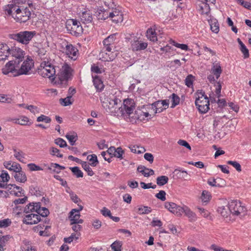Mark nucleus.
I'll return each mask as SVG.
<instances>
[{"label":"nucleus","mask_w":251,"mask_h":251,"mask_svg":"<svg viewBox=\"0 0 251 251\" xmlns=\"http://www.w3.org/2000/svg\"><path fill=\"white\" fill-rule=\"evenodd\" d=\"M7 16H11L17 22L25 23L31 16V12L27 8H21L19 5L8 4L3 7Z\"/></svg>","instance_id":"obj_1"},{"label":"nucleus","mask_w":251,"mask_h":251,"mask_svg":"<svg viewBox=\"0 0 251 251\" xmlns=\"http://www.w3.org/2000/svg\"><path fill=\"white\" fill-rule=\"evenodd\" d=\"M54 84L58 88H65L68 85V81L73 76V69L68 64L65 63L61 68L57 67Z\"/></svg>","instance_id":"obj_2"},{"label":"nucleus","mask_w":251,"mask_h":251,"mask_svg":"<svg viewBox=\"0 0 251 251\" xmlns=\"http://www.w3.org/2000/svg\"><path fill=\"white\" fill-rule=\"evenodd\" d=\"M57 68L51 64L49 61H43L41 63L40 68L38 69V73L43 77L50 78L52 82H54Z\"/></svg>","instance_id":"obj_3"},{"label":"nucleus","mask_w":251,"mask_h":251,"mask_svg":"<svg viewBox=\"0 0 251 251\" xmlns=\"http://www.w3.org/2000/svg\"><path fill=\"white\" fill-rule=\"evenodd\" d=\"M121 105V100L113 95L102 102V106L105 110L114 115H119V111L122 110L120 108Z\"/></svg>","instance_id":"obj_4"},{"label":"nucleus","mask_w":251,"mask_h":251,"mask_svg":"<svg viewBox=\"0 0 251 251\" xmlns=\"http://www.w3.org/2000/svg\"><path fill=\"white\" fill-rule=\"evenodd\" d=\"M36 32L35 31L25 30L10 34L8 36L10 39L26 46L36 35Z\"/></svg>","instance_id":"obj_5"},{"label":"nucleus","mask_w":251,"mask_h":251,"mask_svg":"<svg viewBox=\"0 0 251 251\" xmlns=\"http://www.w3.org/2000/svg\"><path fill=\"white\" fill-rule=\"evenodd\" d=\"M196 95V106L200 113H206L209 109V102L207 97L202 91H197Z\"/></svg>","instance_id":"obj_6"},{"label":"nucleus","mask_w":251,"mask_h":251,"mask_svg":"<svg viewBox=\"0 0 251 251\" xmlns=\"http://www.w3.org/2000/svg\"><path fill=\"white\" fill-rule=\"evenodd\" d=\"M228 209L233 215L238 216L241 214H244L246 208L241 205L240 201L237 200H232L228 203Z\"/></svg>","instance_id":"obj_7"},{"label":"nucleus","mask_w":251,"mask_h":251,"mask_svg":"<svg viewBox=\"0 0 251 251\" xmlns=\"http://www.w3.org/2000/svg\"><path fill=\"white\" fill-rule=\"evenodd\" d=\"M33 66L34 62L32 59L27 57L21 65H20V63L19 64L18 72L17 75H28Z\"/></svg>","instance_id":"obj_8"},{"label":"nucleus","mask_w":251,"mask_h":251,"mask_svg":"<svg viewBox=\"0 0 251 251\" xmlns=\"http://www.w3.org/2000/svg\"><path fill=\"white\" fill-rule=\"evenodd\" d=\"M19 61L16 60H11L6 64L5 66L2 68V71L3 74L8 75L11 73L13 76H18V67Z\"/></svg>","instance_id":"obj_9"},{"label":"nucleus","mask_w":251,"mask_h":251,"mask_svg":"<svg viewBox=\"0 0 251 251\" xmlns=\"http://www.w3.org/2000/svg\"><path fill=\"white\" fill-rule=\"evenodd\" d=\"M79 209H73L69 213V218L70 221V224H82L83 220L80 218V211L83 209V207L79 204H78Z\"/></svg>","instance_id":"obj_10"},{"label":"nucleus","mask_w":251,"mask_h":251,"mask_svg":"<svg viewBox=\"0 0 251 251\" xmlns=\"http://www.w3.org/2000/svg\"><path fill=\"white\" fill-rule=\"evenodd\" d=\"M131 48L134 51H138L145 50L148 47V43L140 39V38L134 37L131 42Z\"/></svg>","instance_id":"obj_11"},{"label":"nucleus","mask_w":251,"mask_h":251,"mask_svg":"<svg viewBox=\"0 0 251 251\" xmlns=\"http://www.w3.org/2000/svg\"><path fill=\"white\" fill-rule=\"evenodd\" d=\"M42 221L45 223H48L49 222V220H47V218H45L43 221L41 219L39 215L31 213L25 217L23 222L27 225H34Z\"/></svg>","instance_id":"obj_12"},{"label":"nucleus","mask_w":251,"mask_h":251,"mask_svg":"<svg viewBox=\"0 0 251 251\" xmlns=\"http://www.w3.org/2000/svg\"><path fill=\"white\" fill-rule=\"evenodd\" d=\"M133 102L131 100H125L123 102V107L121 104L120 106V109L122 110L119 111V114H121L122 115H130L133 113L134 109V106H133Z\"/></svg>","instance_id":"obj_13"},{"label":"nucleus","mask_w":251,"mask_h":251,"mask_svg":"<svg viewBox=\"0 0 251 251\" xmlns=\"http://www.w3.org/2000/svg\"><path fill=\"white\" fill-rule=\"evenodd\" d=\"M62 48L64 52L69 57L74 60L75 59L74 57L76 55L77 50L75 48L72 44L64 41L62 43Z\"/></svg>","instance_id":"obj_14"},{"label":"nucleus","mask_w":251,"mask_h":251,"mask_svg":"<svg viewBox=\"0 0 251 251\" xmlns=\"http://www.w3.org/2000/svg\"><path fill=\"white\" fill-rule=\"evenodd\" d=\"M108 15V18L116 24L121 23L123 21L122 12L116 8L110 9Z\"/></svg>","instance_id":"obj_15"},{"label":"nucleus","mask_w":251,"mask_h":251,"mask_svg":"<svg viewBox=\"0 0 251 251\" xmlns=\"http://www.w3.org/2000/svg\"><path fill=\"white\" fill-rule=\"evenodd\" d=\"M110 11V8L108 9H104L101 7H98L95 9L94 15L97 17L98 20L104 21L108 19V15Z\"/></svg>","instance_id":"obj_16"},{"label":"nucleus","mask_w":251,"mask_h":251,"mask_svg":"<svg viewBox=\"0 0 251 251\" xmlns=\"http://www.w3.org/2000/svg\"><path fill=\"white\" fill-rule=\"evenodd\" d=\"M10 54L15 58V60L20 63L23 60L25 52L20 48L14 47L10 49Z\"/></svg>","instance_id":"obj_17"},{"label":"nucleus","mask_w":251,"mask_h":251,"mask_svg":"<svg viewBox=\"0 0 251 251\" xmlns=\"http://www.w3.org/2000/svg\"><path fill=\"white\" fill-rule=\"evenodd\" d=\"M116 35L117 34H111L103 41L104 50L114 49Z\"/></svg>","instance_id":"obj_18"},{"label":"nucleus","mask_w":251,"mask_h":251,"mask_svg":"<svg viewBox=\"0 0 251 251\" xmlns=\"http://www.w3.org/2000/svg\"><path fill=\"white\" fill-rule=\"evenodd\" d=\"M79 18L83 24L90 23L93 21L92 13L88 8L84 9V11L79 13Z\"/></svg>","instance_id":"obj_19"},{"label":"nucleus","mask_w":251,"mask_h":251,"mask_svg":"<svg viewBox=\"0 0 251 251\" xmlns=\"http://www.w3.org/2000/svg\"><path fill=\"white\" fill-rule=\"evenodd\" d=\"M72 23L71 30V33L75 35H78L83 32V28L80 22L76 20L72 19L70 21Z\"/></svg>","instance_id":"obj_20"},{"label":"nucleus","mask_w":251,"mask_h":251,"mask_svg":"<svg viewBox=\"0 0 251 251\" xmlns=\"http://www.w3.org/2000/svg\"><path fill=\"white\" fill-rule=\"evenodd\" d=\"M9 55V47L6 44L0 43V62L7 59Z\"/></svg>","instance_id":"obj_21"},{"label":"nucleus","mask_w":251,"mask_h":251,"mask_svg":"<svg viewBox=\"0 0 251 251\" xmlns=\"http://www.w3.org/2000/svg\"><path fill=\"white\" fill-rule=\"evenodd\" d=\"M117 56V53H110V54L107 55L106 50H104V47L99 53L100 59L103 61H111L115 59Z\"/></svg>","instance_id":"obj_22"},{"label":"nucleus","mask_w":251,"mask_h":251,"mask_svg":"<svg viewBox=\"0 0 251 251\" xmlns=\"http://www.w3.org/2000/svg\"><path fill=\"white\" fill-rule=\"evenodd\" d=\"M4 166L10 171H13L14 172H19L22 170L21 165L16 162L11 161H5L3 163Z\"/></svg>","instance_id":"obj_23"},{"label":"nucleus","mask_w":251,"mask_h":251,"mask_svg":"<svg viewBox=\"0 0 251 251\" xmlns=\"http://www.w3.org/2000/svg\"><path fill=\"white\" fill-rule=\"evenodd\" d=\"M160 50L162 51L161 54H164V57L170 58L175 55V50L169 45H166L160 48Z\"/></svg>","instance_id":"obj_24"},{"label":"nucleus","mask_w":251,"mask_h":251,"mask_svg":"<svg viewBox=\"0 0 251 251\" xmlns=\"http://www.w3.org/2000/svg\"><path fill=\"white\" fill-rule=\"evenodd\" d=\"M210 72L214 75L216 78L218 79L222 72L221 66L219 63H214L211 69Z\"/></svg>","instance_id":"obj_25"},{"label":"nucleus","mask_w":251,"mask_h":251,"mask_svg":"<svg viewBox=\"0 0 251 251\" xmlns=\"http://www.w3.org/2000/svg\"><path fill=\"white\" fill-rule=\"evenodd\" d=\"M137 171L141 173L145 177H149L154 174V172L153 170L147 168L144 166H138Z\"/></svg>","instance_id":"obj_26"},{"label":"nucleus","mask_w":251,"mask_h":251,"mask_svg":"<svg viewBox=\"0 0 251 251\" xmlns=\"http://www.w3.org/2000/svg\"><path fill=\"white\" fill-rule=\"evenodd\" d=\"M207 183L213 187H220L225 185V181L221 178L212 179H208Z\"/></svg>","instance_id":"obj_27"},{"label":"nucleus","mask_w":251,"mask_h":251,"mask_svg":"<svg viewBox=\"0 0 251 251\" xmlns=\"http://www.w3.org/2000/svg\"><path fill=\"white\" fill-rule=\"evenodd\" d=\"M198 8L200 13L202 15L205 14L207 15L210 13V9L208 4L199 3L198 4Z\"/></svg>","instance_id":"obj_28"},{"label":"nucleus","mask_w":251,"mask_h":251,"mask_svg":"<svg viewBox=\"0 0 251 251\" xmlns=\"http://www.w3.org/2000/svg\"><path fill=\"white\" fill-rule=\"evenodd\" d=\"M14 176L16 181L21 183H25L27 180L25 173L22 170L19 172H16Z\"/></svg>","instance_id":"obj_29"},{"label":"nucleus","mask_w":251,"mask_h":251,"mask_svg":"<svg viewBox=\"0 0 251 251\" xmlns=\"http://www.w3.org/2000/svg\"><path fill=\"white\" fill-rule=\"evenodd\" d=\"M14 156L19 161L25 163V153L21 150H17L16 149H13Z\"/></svg>","instance_id":"obj_30"},{"label":"nucleus","mask_w":251,"mask_h":251,"mask_svg":"<svg viewBox=\"0 0 251 251\" xmlns=\"http://www.w3.org/2000/svg\"><path fill=\"white\" fill-rule=\"evenodd\" d=\"M146 36L147 38L151 41L156 42L157 40L156 33L155 29L153 28H149L147 31Z\"/></svg>","instance_id":"obj_31"},{"label":"nucleus","mask_w":251,"mask_h":251,"mask_svg":"<svg viewBox=\"0 0 251 251\" xmlns=\"http://www.w3.org/2000/svg\"><path fill=\"white\" fill-rule=\"evenodd\" d=\"M92 76L93 79L94 85L96 88L100 90L102 89L103 88V85L102 81L99 78V77L97 75H92Z\"/></svg>","instance_id":"obj_32"},{"label":"nucleus","mask_w":251,"mask_h":251,"mask_svg":"<svg viewBox=\"0 0 251 251\" xmlns=\"http://www.w3.org/2000/svg\"><path fill=\"white\" fill-rule=\"evenodd\" d=\"M184 214L185 216L188 218L189 221L191 222L196 221L197 219L196 214L192 210H191V209L188 206L185 209Z\"/></svg>","instance_id":"obj_33"},{"label":"nucleus","mask_w":251,"mask_h":251,"mask_svg":"<svg viewBox=\"0 0 251 251\" xmlns=\"http://www.w3.org/2000/svg\"><path fill=\"white\" fill-rule=\"evenodd\" d=\"M217 211L223 217L226 218L231 213L230 209H228V206L219 207Z\"/></svg>","instance_id":"obj_34"},{"label":"nucleus","mask_w":251,"mask_h":251,"mask_svg":"<svg viewBox=\"0 0 251 251\" xmlns=\"http://www.w3.org/2000/svg\"><path fill=\"white\" fill-rule=\"evenodd\" d=\"M161 104H162L161 103L160 100H158L152 103V108L155 111V113H160L164 110L166 109L165 108H164L163 106H162Z\"/></svg>","instance_id":"obj_35"},{"label":"nucleus","mask_w":251,"mask_h":251,"mask_svg":"<svg viewBox=\"0 0 251 251\" xmlns=\"http://www.w3.org/2000/svg\"><path fill=\"white\" fill-rule=\"evenodd\" d=\"M151 212V208L147 206L141 205L137 209V212L139 215L148 214Z\"/></svg>","instance_id":"obj_36"},{"label":"nucleus","mask_w":251,"mask_h":251,"mask_svg":"<svg viewBox=\"0 0 251 251\" xmlns=\"http://www.w3.org/2000/svg\"><path fill=\"white\" fill-rule=\"evenodd\" d=\"M66 138L68 140L70 144L74 145L77 139V134L75 132L70 133L66 135Z\"/></svg>","instance_id":"obj_37"},{"label":"nucleus","mask_w":251,"mask_h":251,"mask_svg":"<svg viewBox=\"0 0 251 251\" xmlns=\"http://www.w3.org/2000/svg\"><path fill=\"white\" fill-rule=\"evenodd\" d=\"M129 148L130 151L134 153L141 154L146 151L144 148L137 146H130Z\"/></svg>","instance_id":"obj_38"},{"label":"nucleus","mask_w":251,"mask_h":251,"mask_svg":"<svg viewBox=\"0 0 251 251\" xmlns=\"http://www.w3.org/2000/svg\"><path fill=\"white\" fill-rule=\"evenodd\" d=\"M87 159L90 162V165L93 167L96 166L99 163L97 156L95 154L88 155L87 157Z\"/></svg>","instance_id":"obj_39"},{"label":"nucleus","mask_w":251,"mask_h":251,"mask_svg":"<svg viewBox=\"0 0 251 251\" xmlns=\"http://www.w3.org/2000/svg\"><path fill=\"white\" fill-rule=\"evenodd\" d=\"M169 180L168 176H161L157 177L156 183L158 185L163 186L166 184Z\"/></svg>","instance_id":"obj_40"},{"label":"nucleus","mask_w":251,"mask_h":251,"mask_svg":"<svg viewBox=\"0 0 251 251\" xmlns=\"http://www.w3.org/2000/svg\"><path fill=\"white\" fill-rule=\"evenodd\" d=\"M81 166L83 169L87 173V174L89 176H92L94 173L92 169L90 167L89 165L85 161H83L81 163Z\"/></svg>","instance_id":"obj_41"},{"label":"nucleus","mask_w":251,"mask_h":251,"mask_svg":"<svg viewBox=\"0 0 251 251\" xmlns=\"http://www.w3.org/2000/svg\"><path fill=\"white\" fill-rule=\"evenodd\" d=\"M210 28L211 30L215 33H217L219 31V26L218 21L216 20H212L210 24Z\"/></svg>","instance_id":"obj_42"},{"label":"nucleus","mask_w":251,"mask_h":251,"mask_svg":"<svg viewBox=\"0 0 251 251\" xmlns=\"http://www.w3.org/2000/svg\"><path fill=\"white\" fill-rule=\"evenodd\" d=\"M187 207V206L184 205L182 206L177 205L174 214H176L177 216H181L183 213H184Z\"/></svg>","instance_id":"obj_43"},{"label":"nucleus","mask_w":251,"mask_h":251,"mask_svg":"<svg viewBox=\"0 0 251 251\" xmlns=\"http://www.w3.org/2000/svg\"><path fill=\"white\" fill-rule=\"evenodd\" d=\"M70 169L72 171L73 174L77 177H82L83 174L78 167H70Z\"/></svg>","instance_id":"obj_44"},{"label":"nucleus","mask_w":251,"mask_h":251,"mask_svg":"<svg viewBox=\"0 0 251 251\" xmlns=\"http://www.w3.org/2000/svg\"><path fill=\"white\" fill-rule=\"evenodd\" d=\"M71 96H67L65 98H61L59 100L60 103L63 106H66L70 105L73 103V101L71 100Z\"/></svg>","instance_id":"obj_45"},{"label":"nucleus","mask_w":251,"mask_h":251,"mask_svg":"<svg viewBox=\"0 0 251 251\" xmlns=\"http://www.w3.org/2000/svg\"><path fill=\"white\" fill-rule=\"evenodd\" d=\"M80 236V233H72L71 236L68 238H65L64 241L66 243H71L74 239H77Z\"/></svg>","instance_id":"obj_46"},{"label":"nucleus","mask_w":251,"mask_h":251,"mask_svg":"<svg viewBox=\"0 0 251 251\" xmlns=\"http://www.w3.org/2000/svg\"><path fill=\"white\" fill-rule=\"evenodd\" d=\"M172 103L171 105L172 108H174L177 105H178L180 101L179 97L175 93H173L171 95Z\"/></svg>","instance_id":"obj_47"},{"label":"nucleus","mask_w":251,"mask_h":251,"mask_svg":"<svg viewBox=\"0 0 251 251\" xmlns=\"http://www.w3.org/2000/svg\"><path fill=\"white\" fill-rule=\"evenodd\" d=\"M176 206L177 204L174 202H166L165 203V207L173 213H174Z\"/></svg>","instance_id":"obj_48"},{"label":"nucleus","mask_w":251,"mask_h":251,"mask_svg":"<svg viewBox=\"0 0 251 251\" xmlns=\"http://www.w3.org/2000/svg\"><path fill=\"white\" fill-rule=\"evenodd\" d=\"M11 238V236L9 235L2 236L0 238V247L3 249V247L7 243L8 241Z\"/></svg>","instance_id":"obj_49"},{"label":"nucleus","mask_w":251,"mask_h":251,"mask_svg":"<svg viewBox=\"0 0 251 251\" xmlns=\"http://www.w3.org/2000/svg\"><path fill=\"white\" fill-rule=\"evenodd\" d=\"M175 172H176V174L179 177L184 178L185 179H189L188 173L186 171L180 170L179 169H176Z\"/></svg>","instance_id":"obj_50"},{"label":"nucleus","mask_w":251,"mask_h":251,"mask_svg":"<svg viewBox=\"0 0 251 251\" xmlns=\"http://www.w3.org/2000/svg\"><path fill=\"white\" fill-rule=\"evenodd\" d=\"M194 79V76L193 75H189L185 79V85L189 88L192 87Z\"/></svg>","instance_id":"obj_51"},{"label":"nucleus","mask_w":251,"mask_h":251,"mask_svg":"<svg viewBox=\"0 0 251 251\" xmlns=\"http://www.w3.org/2000/svg\"><path fill=\"white\" fill-rule=\"evenodd\" d=\"M210 197L211 195L209 192L206 190L202 191L201 199L203 202H208L209 201Z\"/></svg>","instance_id":"obj_52"},{"label":"nucleus","mask_w":251,"mask_h":251,"mask_svg":"<svg viewBox=\"0 0 251 251\" xmlns=\"http://www.w3.org/2000/svg\"><path fill=\"white\" fill-rule=\"evenodd\" d=\"M50 154L53 156H56L59 158H62L63 154L60 153L59 150L54 147H51L50 149Z\"/></svg>","instance_id":"obj_53"},{"label":"nucleus","mask_w":251,"mask_h":251,"mask_svg":"<svg viewBox=\"0 0 251 251\" xmlns=\"http://www.w3.org/2000/svg\"><path fill=\"white\" fill-rule=\"evenodd\" d=\"M50 212L48 209L46 207H41L39 212L37 213L38 215H40V217H42L43 218H45L49 214Z\"/></svg>","instance_id":"obj_54"},{"label":"nucleus","mask_w":251,"mask_h":251,"mask_svg":"<svg viewBox=\"0 0 251 251\" xmlns=\"http://www.w3.org/2000/svg\"><path fill=\"white\" fill-rule=\"evenodd\" d=\"M12 101L11 97L7 95L0 94V102L5 103H11Z\"/></svg>","instance_id":"obj_55"},{"label":"nucleus","mask_w":251,"mask_h":251,"mask_svg":"<svg viewBox=\"0 0 251 251\" xmlns=\"http://www.w3.org/2000/svg\"><path fill=\"white\" fill-rule=\"evenodd\" d=\"M124 153V151L122 149L121 147H118L116 148V151L113 156L120 159H122L123 158V155Z\"/></svg>","instance_id":"obj_56"},{"label":"nucleus","mask_w":251,"mask_h":251,"mask_svg":"<svg viewBox=\"0 0 251 251\" xmlns=\"http://www.w3.org/2000/svg\"><path fill=\"white\" fill-rule=\"evenodd\" d=\"M111 247L114 251H121L122 244L120 242L115 241L111 244Z\"/></svg>","instance_id":"obj_57"},{"label":"nucleus","mask_w":251,"mask_h":251,"mask_svg":"<svg viewBox=\"0 0 251 251\" xmlns=\"http://www.w3.org/2000/svg\"><path fill=\"white\" fill-rule=\"evenodd\" d=\"M0 177L1 178L2 181L3 182H8L10 179V176L8 173L5 171H2L1 174L0 175Z\"/></svg>","instance_id":"obj_58"},{"label":"nucleus","mask_w":251,"mask_h":251,"mask_svg":"<svg viewBox=\"0 0 251 251\" xmlns=\"http://www.w3.org/2000/svg\"><path fill=\"white\" fill-rule=\"evenodd\" d=\"M11 224V221L9 219H5L0 220V228H5L8 227Z\"/></svg>","instance_id":"obj_59"},{"label":"nucleus","mask_w":251,"mask_h":251,"mask_svg":"<svg viewBox=\"0 0 251 251\" xmlns=\"http://www.w3.org/2000/svg\"><path fill=\"white\" fill-rule=\"evenodd\" d=\"M69 195L72 201L75 203H77V205L78 204V202L81 201V200L72 191H71L70 192H69Z\"/></svg>","instance_id":"obj_60"},{"label":"nucleus","mask_w":251,"mask_h":251,"mask_svg":"<svg viewBox=\"0 0 251 251\" xmlns=\"http://www.w3.org/2000/svg\"><path fill=\"white\" fill-rule=\"evenodd\" d=\"M227 163L234 167L238 172L241 171V166L238 162L235 161H228Z\"/></svg>","instance_id":"obj_61"},{"label":"nucleus","mask_w":251,"mask_h":251,"mask_svg":"<svg viewBox=\"0 0 251 251\" xmlns=\"http://www.w3.org/2000/svg\"><path fill=\"white\" fill-rule=\"evenodd\" d=\"M237 2L245 8L251 9V3L244 0H236Z\"/></svg>","instance_id":"obj_62"},{"label":"nucleus","mask_w":251,"mask_h":251,"mask_svg":"<svg viewBox=\"0 0 251 251\" xmlns=\"http://www.w3.org/2000/svg\"><path fill=\"white\" fill-rule=\"evenodd\" d=\"M55 143L59 146L61 148H64L67 147V144L66 142L63 139L61 138H58L55 140Z\"/></svg>","instance_id":"obj_63"},{"label":"nucleus","mask_w":251,"mask_h":251,"mask_svg":"<svg viewBox=\"0 0 251 251\" xmlns=\"http://www.w3.org/2000/svg\"><path fill=\"white\" fill-rule=\"evenodd\" d=\"M37 121L38 122L44 121L46 123H49L51 121V119L44 115H41L37 118Z\"/></svg>","instance_id":"obj_64"}]
</instances>
